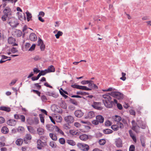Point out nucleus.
<instances>
[{"instance_id":"7c9ffc66","label":"nucleus","mask_w":151,"mask_h":151,"mask_svg":"<svg viewBox=\"0 0 151 151\" xmlns=\"http://www.w3.org/2000/svg\"><path fill=\"white\" fill-rule=\"evenodd\" d=\"M49 70V68L47 69H45L44 70H40V73H41L42 76H43L45 75L46 73H49V72L47 71V70Z\"/></svg>"},{"instance_id":"dca6fc26","label":"nucleus","mask_w":151,"mask_h":151,"mask_svg":"<svg viewBox=\"0 0 151 151\" xmlns=\"http://www.w3.org/2000/svg\"><path fill=\"white\" fill-rule=\"evenodd\" d=\"M29 39L32 41H35L37 40V37L36 34L33 33L30 34L29 37Z\"/></svg>"},{"instance_id":"5701e85b","label":"nucleus","mask_w":151,"mask_h":151,"mask_svg":"<svg viewBox=\"0 0 151 151\" xmlns=\"http://www.w3.org/2000/svg\"><path fill=\"white\" fill-rule=\"evenodd\" d=\"M26 14L27 15V19L28 22H29V20H31L32 15L31 14L27 11Z\"/></svg>"},{"instance_id":"c9c22d12","label":"nucleus","mask_w":151,"mask_h":151,"mask_svg":"<svg viewBox=\"0 0 151 151\" xmlns=\"http://www.w3.org/2000/svg\"><path fill=\"white\" fill-rule=\"evenodd\" d=\"M30 45L29 43H26V44L24 46V48H23V50L24 51L27 50L28 49V48L30 46Z\"/></svg>"},{"instance_id":"c03bdc74","label":"nucleus","mask_w":151,"mask_h":151,"mask_svg":"<svg viewBox=\"0 0 151 151\" xmlns=\"http://www.w3.org/2000/svg\"><path fill=\"white\" fill-rule=\"evenodd\" d=\"M61 106L63 108L66 109L67 108V106L65 102H62L61 104Z\"/></svg>"},{"instance_id":"e433bc0d","label":"nucleus","mask_w":151,"mask_h":151,"mask_svg":"<svg viewBox=\"0 0 151 151\" xmlns=\"http://www.w3.org/2000/svg\"><path fill=\"white\" fill-rule=\"evenodd\" d=\"M111 128L114 131H117L119 130V127L118 125H113L111 126Z\"/></svg>"},{"instance_id":"680f3d73","label":"nucleus","mask_w":151,"mask_h":151,"mask_svg":"<svg viewBox=\"0 0 151 151\" xmlns=\"http://www.w3.org/2000/svg\"><path fill=\"white\" fill-rule=\"evenodd\" d=\"M118 126L121 129H122L124 127V125L121 122H118L117 123Z\"/></svg>"},{"instance_id":"09e8293b","label":"nucleus","mask_w":151,"mask_h":151,"mask_svg":"<svg viewBox=\"0 0 151 151\" xmlns=\"http://www.w3.org/2000/svg\"><path fill=\"white\" fill-rule=\"evenodd\" d=\"M31 91H32L35 93L36 94H37L39 96H40L41 93L37 90L32 89V90Z\"/></svg>"},{"instance_id":"6e6d98bb","label":"nucleus","mask_w":151,"mask_h":151,"mask_svg":"<svg viewBox=\"0 0 151 151\" xmlns=\"http://www.w3.org/2000/svg\"><path fill=\"white\" fill-rule=\"evenodd\" d=\"M43 42L42 40L40 38L39 39L37 45L38 46H40L41 45L43 44Z\"/></svg>"},{"instance_id":"4be33fe9","label":"nucleus","mask_w":151,"mask_h":151,"mask_svg":"<svg viewBox=\"0 0 151 151\" xmlns=\"http://www.w3.org/2000/svg\"><path fill=\"white\" fill-rule=\"evenodd\" d=\"M46 95L50 96H52L54 98H57L58 96V95L57 94L55 93L54 92L52 93L49 92H47L46 93Z\"/></svg>"},{"instance_id":"13d9d810","label":"nucleus","mask_w":151,"mask_h":151,"mask_svg":"<svg viewBox=\"0 0 151 151\" xmlns=\"http://www.w3.org/2000/svg\"><path fill=\"white\" fill-rule=\"evenodd\" d=\"M2 1L4 3L11 2L12 3L14 2V0H2Z\"/></svg>"},{"instance_id":"c756f323","label":"nucleus","mask_w":151,"mask_h":151,"mask_svg":"<svg viewBox=\"0 0 151 151\" xmlns=\"http://www.w3.org/2000/svg\"><path fill=\"white\" fill-rule=\"evenodd\" d=\"M66 142L67 143L72 146H74L76 144V142L72 140H68Z\"/></svg>"},{"instance_id":"9d476101","label":"nucleus","mask_w":151,"mask_h":151,"mask_svg":"<svg viewBox=\"0 0 151 151\" xmlns=\"http://www.w3.org/2000/svg\"><path fill=\"white\" fill-rule=\"evenodd\" d=\"M15 39L14 38L11 37H9L8 39V43L10 44H13V46H17L18 44L15 43Z\"/></svg>"},{"instance_id":"b1692460","label":"nucleus","mask_w":151,"mask_h":151,"mask_svg":"<svg viewBox=\"0 0 151 151\" xmlns=\"http://www.w3.org/2000/svg\"><path fill=\"white\" fill-rule=\"evenodd\" d=\"M27 129L31 133L35 134L36 132V131L31 126H28L27 127Z\"/></svg>"},{"instance_id":"5fc2aeb1","label":"nucleus","mask_w":151,"mask_h":151,"mask_svg":"<svg viewBox=\"0 0 151 151\" xmlns=\"http://www.w3.org/2000/svg\"><path fill=\"white\" fill-rule=\"evenodd\" d=\"M134 146L133 145H131L129 148V151H134Z\"/></svg>"},{"instance_id":"a211bd4d","label":"nucleus","mask_w":151,"mask_h":151,"mask_svg":"<svg viewBox=\"0 0 151 151\" xmlns=\"http://www.w3.org/2000/svg\"><path fill=\"white\" fill-rule=\"evenodd\" d=\"M96 119L97 120L99 123H102L104 122V118L101 115H98L96 116Z\"/></svg>"},{"instance_id":"774afa93","label":"nucleus","mask_w":151,"mask_h":151,"mask_svg":"<svg viewBox=\"0 0 151 151\" xmlns=\"http://www.w3.org/2000/svg\"><path fill=\"white\" fill-rule=\"evenodd\" d=\"M57 131L59 132L60 134H64V133L62 131V130H60L59 128H58V127H57Z\"/></svg>"},{"instance_id":"69168bd1","label":"nucleus","mask_w":151,"mask_h":151,"mask_svg":"<svg viewBox=\"0 0 151 151\" xmlns=\"http://www.w3.org/2000/svg\"><path fill=\"white\" fill-rule=\"evenodd\" d=\"M35 47V44H33L31 47L29 49V51H32L34 50Z\"/></svg>"},{"instance_id":"473e14b6","label":"nucleus","mask_w":151,"mask_h":151,"mask_svg":"<svg viewBox=\"0 0 151 151\" xmlns=\"http://www.w3.org/2000/svg\"><path fill=\"white\" fill-rule=\"evenodd\" d=\"M49 68V70H47V71L49 72V73L54 72L55 71V68H54V66L51 65L50 66H49L47 69Z\"/></svg>"},{"instance_id":"1a4fd4ad","label":"nucleus","mask_w":151,"mask_h":151,"mask_svg":"<svg viewBox=\"0 0 151 151\" xmlns=\"http://www.w3.org/2000/svg\"><path fill=\"white\" fill-rule=\"evenodd\" d=\"M74 114L76 117L81 118L83 116L84 113L81 110H78L75 111Z\"/></svg>"},{"instance_id":"052dcab7","label":"nucleus","mask_w":151,"mask_h":151,"mask_svg":"<svg viewBox=\"0 0 151 151\" xmlns=\"http://www.w3.org/2000/svg\"><path fill=\"white\" fill-rule=\"evenodd\" d=\"M41 99L43 101H45L47 100L46 97L45 95L42 96Z\"/></svg>"},{"instance_id":"412c9836","label":"nucleus","mask_w":151,"mask_h":151,"mask_svg":"<svg viewBox=\"0 0 151 151\" xmlns=\"http://www.w3.org/2000/svg\"><path fill=\"white\" fill-rule=\"evenodd\" d=\"M80 139L83 141H86L88 139V136L86 134H83L79 136Z\"/></svg>"},{"instance_id":"20e7f679","label":"nucleus","mask_w":151,"mask_h":151,"mask_svg":"<svg viewBox=\"0 0 151 151\" xmlns=\"http://www.w3.org/2000/svg\"><path fill=\"white\" fill-rule=\"evenodd\" d=\"M8 23L13 27H16L18 24L17 20L14 17L9 19Z\"/></svg>"},{"instance_id":"4d7b16f0","label":"nucleus","mask_w":151,"mask_h":151,"mask_svg":"<svg viewBox=\"0 0 151 151\" xmlns=\"http://www.w3.org/2000/svg\"><path fill=\"white\" fill-rule=\"evenodd\" d=\"M111 124V122L109 120L106 121L105 122V125L106 126H110Z\"/></svg>"},{"instance_id":"603ef678","label":"nucleus","mask_w":151,"mask_h":151,"mask_svg":"<svg viewBox=\"0 0 151 151\" xmlns=\"http://www.w3.org/2000/svg\"><path fill=\"white\" fill-rule=\"evenodd\" d=\"M80 86L79 85L75 84L74 85H71V87L74 88H76L78 89H79Z\"/></svg>"},{"instance_id":"ea45409f","label":"nucleus","mask_w":151,"mask_h":151,"mask_svg":"<svg viewBox=\"0 0 151 151\" xmlns=\"http://www.w3.org/2000/svg\"><path fill=\"white\" fill-rule=\"evenodd\" d=\"M50 145L53 148H55L56 145L55 143L53 141L50 142Z\"/></svg>"},{"instance_id":"58836bf2","label":"nucleus","mask_w":151,"mask_h":151,"mask_svg":"<svg viewBox=\"0 0 151 151\" xmlns=\"http://www.w3.org/2000/svg\"><path fill=\"white\" fill-rule=\"evenodd\" d=\"M63 34V33L62 32L58 31L57 33L55 35V36L56 37V38L57 39L59 38L60 36L62 35Z\"/></svg>"},{"instance_id":"0eeeda50","label":"nucleus","mask_w":151,"mask_h":151,"mask_svg":"<svg viewBox=\"0 0 151 151\" xmlns=\"http://www.w3.org/2000/svg\"><path fill=\"white\" fill-rule=\"evenodd\" d=\"M37 148L39 150H41L42 147L45 146L46 144V142H42L40 139H38L37 141Z\"/></svg>"},{"instance_id":"f03ea898","label":"nucleus","mask_w":151,"mask_h":151,"mask_svg":"<svg viewBox=\"0 0 151 151\" xmlns=\"http://www.w3.org/2000/svg\"><path fill=\"white\" fill-rule=\"evenodd\" d=\"M4 15L1 17L2 20L3 21L6 20L7 18H9V16L11 15V9L9 7H6L3 12Z\"/></svg>"},{"instance_id":"f257e3e1","label":"nucleus","mask_w":151,"mask_h":151,"mask_svg":"<svg viewBox=\"0 0 151 151\" xmlns=\"http://www.w3.org/2000/svg\"><path fill=\"white\" fill-rule=\"evenodd\" d=\"M103 98L104 99L102 100L105 106L108 108H111L113 106V104H117L118 108L120 110L122 109V106L121 104L118 103L117 101L115 99H114V101H111V97L108 95L104 94L102 95Z\"/></svg>"},{"instance_id":"0e129e2a","label":"nucleus","mask_w":151,"mask_h":151,"mask_svg":"<svg viewBox=\"0 0 151 151\" xmlns=\"http://www.w3.org/2000/svg\"><path fill=\"white\" fill-rule=\"evenodd\" d=\"M5 121L4 118L1 116H0V124L3 123Z\"/></svg>"},{"instance_id":"bb28decb","label":"nucleus","mask_w":151,"mask_h":151,"mask_svg":"<svg viewBox=\"0 0 151 151\" xmlns=\"http://www.w3.org/2000/svg\"><path fill=\"white\" fill-rule=\"evenodd\" d=\"M23 142V139L21 138H20L17 139L16 141V143L17 145L18 146H20L22 145Z\"/></svg>"},{"instance_id":"49530a36","label":"nucleus","mask_w":151,"mask_h":151,"mask_svg":"<svg viewBox=\"0 0 151 151\" xmlns=\"http://www.w3.org/2000/svg\"><path fill=\"white\" fill-rule=\"evenodd\" d=\"M11 52L13 53H14L16 52H18V50L16 49V48L12 47L11 50Z\"/></svg>"},{"instance_id":"7ed1b4c3","label":"nucleus","mask_w":151,"mask_h":151,"mask_svg":"<svg viewBox=\"0 0 151 151\" xmlns=\"http://www.w3.org/2000/svg\"><path fill=\"white\" fill-rule=\"evenodd\" d=\"M106 95H108L109 96L111 95L114 98H116L119 100H121L123 98V94L118 92L113 91Z\"/></svg>"},{"instance_id":"423d86ee","label":"nucleus","mask_w":151,"mask_h":151,"mask_svg":"<svg viewBox=\"0 0 151 151\" xmlns=\"http://www.w3.org/2000/svg\"><path fill=\"white\" fill-rule=\"evenodd\" d=\"M64 120L65 122L68 124H71L74 121V117L70 115L65 116L64 117Z\"/></svg>"},{"instance_id":"864d4df0","label":"nucleus","mask_w":151,"mask_h":151,"mask_svg":"<svg viewBox=\"0 0 151 151\" xmlns=\"http://www.w3.org/2000/svg\"><path fill=\"white\" fill-rule=\"evenodd\" d=\"M60 94L65 99H67L68 97V96L64 93L63 91L60 90Z\"/></svg>"},{"instance_id":"f3484780","label":"nucleus","mask_w":151,"mask_h":151,"mask_svg":"<svg viewBox=\"0 0 151 151\" xmlns=\"http://www.w3.org/2000/svg\"><path fill=\"white\" fill-rule=\"evenodd\" d=\"M132 129L134 130H136L138 129V122L136 123L135 121L133 120L132 122Z\"/></svg>"},{"instance_id":"a878e982","label":"nucleus","mask_w":151,"mask_h":151,"mask_svg":"<svg viewBox=\"0 0 151 151\" xmlns=\"http://www.w3.org/2000/svg\"><path fill=\"white\" fill-rule=\"evenodd\" d=\"M113 119L114 121L118 122H119L122 120L121 117L118 115H115L114 116Z\"/></svg>"},{"instance_id":"393cba45","label":"nucleus","mask_w":151,"mask_h":151,"mask_svg":"<svg viewBox=\"0 0 151 151\" xmlns=\"http://www.w3.org/2000/svg\"><path fill=\"white\" fill-rule=\"evenodd\" d=\"M1 131L3 133L6 134L8 133L9 130L7 127L4 126L2 128Z\"/></svg>"},{"instance_id":"6e6552de","label":"nucleus","mask_w":151,"mask_h":151,"mask_svg":"<svg viewBox=\"0 0 151 151\" xmlns=\"http://www.w3.org/2000/svg\"><path fill=\"white\" fill-rule=\"evenodd\" d=\"M137 122H138V128H141L142 129H145L146 127V125L145 123L144 122L141 120H137Z\"/></svg>"},{"instance_id":"2eb2a0df","label":"nucleus","mask_w":151,"mask_h":151,"mask_svg":"<svg viewBox=\"0 0 151 151\" xmlns=\"http://www.w3.org/2000/svg\"><path fill=\"white\" fill-rule=\"evenodd\" d=\"M115 143L116 146L118 147H122V140L120 138L117 139L115 140Z\"/></svg>"},{"instance_id":"de8ad7c7","label":"nucleus","mask_w":151,"mask_h":151,"mask_svg":"<svg viewBox=\"0 0 151 151\" xmlns=\"http://www.w3.org/2000/svg\"><path fill=\"white\" fill-rule=\"evenodd\" d=\"M88 84V87L92 88L94 84L93 81H89V82Z\"/></svg>"},{"instance_id":"e2e57ef3","label":"nucleus","mask_w":151,"mask_h":151,"mask_svg":"<svg viewBox=\"0 0 151 151\" xmlns=\"http://www.w3.org/2000/svg\"><path fill=\"white\" fill-rule=\"evenodd\" d=\"M89 82V81H83L81 82V83L83 85H86L88 84Z\"/></svg>"},{"instance_id":"79ce46f5","label":"nucleus","mask_w":151,"mask_h":151,"mask_svg":"<svg viewBox=\"0 0 151 151\" xmlns=\"http://www.w3.org/2000/svg\"><path fill=\"white\" fill-rule=\"evenodd\" d=\"M106 143V140L104 139H101L99 140V143L101 145H103Z\"/></svg>"},{"instance_id":"4468645a","label":"nucleus","mask_w":151,"mask_h":151,"mask_svg":"<svg viewBox=\"0 0 151 151\" xmlns=\"http://www.w3.org/2000/svg\"><path fill=\"white\" fill-rule=\"evenodd\" d=\"M32 138L31 135L30 134H27L24 139V142L26 144H27L31 139Z\"/></svg>"},{"instance_id":"37998d69","label":"nucleus","mask_w":151,"mask_h":151,"mask_svg":"<svg viewBox=\"0 0 151 151\" xmlns=\"http://www.w3.org/2000/svg\"><path fill=\"white\" fill-rule=\"evenodd\" d=\"M70 133L73 135H76L78 133L76 131H75L74 130H70L69 131Z\"/></svg>"},{"instance_id":"8fccbe9b","label":"nucleus","mask_w":151,"mask_h":151,"mask_svg":"<svg viewBox=\"0 0 151 151\" xmlns=\"http://www.w3.org/2000/svg\"><path fill=\"white\" fill-rule=\"evenodd\" d=\"M19 119L21 120L22 122H24L25 121V117L23 115H20Z\"/></svg>"},{"instance_id":"4c0bfd02","label":"nucleus","mask_w":151,"mask_h":151,"mask_svg":"<svg viewBox=\"0 0 151 151\" xmlns=\"http://www.w3.org/2000/svg\"><path fill=\"white\" fill-rule=\"evenodd\" d=\"M70 124L67 123L64 124L63 125L64 128L66 129H70Z\"/></svg>"},{"instance_id":"39448f33","label":"nucleus","mask_w":151,"mask_h":151,"mask_svg":"<svg viewBox=\"0 0 151 151\" xmlns=\"http://www.w3.org/2000/svg\"><path fill=\"white\" fill-rule=\"evenodd\" d=\"M77 146L80 149L83 151H88L89 149V146L84 143H78Z\"/></svg>"},{"instance_id":"c85d7f7f","label":"nucleus","mask_w":151,"mask_h":151,"mask_svg":"<svg viewBox=\"0 0 151 151\" xmlns=\"http://www.w3.org/2000/svg\"><path fill=\"white\" fill-rule=\"evenodd\" d=\"M104 133L106 134H108L112 133L113 131L109 129H106L103 130Z\"/></svg>"},{"instance_id":"bf43d9fd","label":"nucleus","mask_w":151,"mask_h":151,"mask_svg":"<svg viewBox=\"0 0 151 151\" xmlns=\"http://www.w3.org/2000/svg\"><path fill=\"white\" fill-rule=\"evenodd\" d=\"M33 72L35 73H40V70H39L37 68H35L33 69Z\"/></svg>"},{"instance_id":"72a5a7b5","label":"nucleus","mask_w":151,"mask_h":151,"mask_svg":"<svg viewBox=\"0 0 151 151\" xmlns=\"http://www.w3.org/2000/svg\"><path fill=\"white\" fill-rule=\"evenodd\" d=\"M37 131L38 134L40 135H42L43 134L44 130L41 128H38Z\"/></svg>"},{"instance_id":"cd10ccee","label":"nucleus","mask_w":151,"mask_h":151,"mask_svg":"<svg viewBox=\"0 0 151 151\" xmlns=\"http://www.w3.org/2000/svg\"><path fill=\"white\" fill-rule=\"evenodd\" d=\"M79 89L84 90L85 91H91V88H88L86 86H80Z\"/></svg>"},{"instance_id":"2f4dec72","label":"nucleus","mask_w":151,"mask_h":151,"mask_svg":"<svg viewBox=\"0 0 151 151\" xmlns=\"http://www.w3.org/2000/svg\"><path fill=\"white\" fill-rule=\"evenodd\" d=\"M50 136L52 140L54 141H56L57 140V138L56 135L52 133H50Z\"/></svg>"},{"instance_id":"3c124183","label":"nucleus","mask_w":151,"mask_h":151,"mask_svg":"<svg viewBox=\"0 0 151 151\" xmlns=\"http://www.w3.org/2000/svg\"><path fill=\"white\" fill-rule=\"evenodd\" d=\"M59 141L60 143L62 145H63L65 144V140L63 138H60L59 139Z\"/></svg>"},{"instance_id":"338daca9","label":"nucleus","mask_w":151,"mask_h":151,"mask_svg":"<svg viewBox=\"0 0 151 151\" xmlns=\"http://www.w3.org/2000/svg\"><path fill=\"white\" fill-rule=\"evenodd\" d=\"M99 122L97 121V119H96V120H93L92 121V123L93 124L95 125H97L99 124Z\"/></svg>"},{"instance_id":"a18cd8bd","label":"nucleus","mask_w":151,"mask_h":151,"mask_svg":"<svg viewBox=\"0 0 151 151\" xmlns=\"http://www.w3.org/2000/svg\"><path fill=\"white\" fill-rule=\"evenodd\" d=\"M39 116L41 122L42 123H44V119L43 115L42 114H40Z\"/></svg>"},{"instance_id":"6ab92c4d","label":"nucleus","mask_w":151,"mask_h":151,"mask_svg":"<svg viewBox=\"0 0 151 151\" xmlns=\"http://www.w3.org/2000/svg\"><path fill=\"white\" fill-rule=\"evenodd\" d=\"M16 121L13 119H10L7 122V124L10 126H14L16 125Z\"/></svg>"},{"instance_id":"ddd939ff","label":"nucleus","mask_w":151,"mask_h":151,"mask_svg":"<svg viewBox=\"0 0 151 151\" xmlns=\"http://www.w3.org/2000/svg\"><path fill=\"white\" fill-rule=\"evenodd\" d=\"M95 116L94 112L92 111L88 112L85 117L86 119H91Z\"/></svg>"},{"instance_id":"aec40b11","label":"nucleus","mask_w":151,"mask_h":151,"mask_svg":"<svg viewBox=\"0 0 151 151\" xmlns=\"http://www.w3.org/2000/svg\"><path fill=\"white\" fill-rule=\"evenodd\" d=\"M0 110L4 111L7 112H9L11 111V109L10 107L2 106L0 107Z\"/></svg>"},{"instance_id":"a19ab883","label":"nucleus","mask_w":151,"mask_h":151,"mask_svg":"<svg viewBox=\"0 0 151 151\" xmlns=\"http://www.w3.org/2000/svg\"><path fill=\"white\" fill-rule=\"evenodd\" d=\"M76 94L78 95H88L89 94L87 92H81V91H78L76 93Z\"/></svg>"},{"instance_id":"9b49d317","label":"nucleus","mask_w":151,"mask_h":151,"mask_svg":"<svg viewBox=\"0 0 151 151\" xmlns=\"http://www.w3.org/2000/svg\"><path fill=\"white\" fill-rule=\"evenodd\" d=\"M100 103L99 102H94L93 104L92 105V106L94 108L98 109L101 110L102 109L101 106H100Z\"/></svg>"},{"instance_id":"f8f14e48","label":"nucleus","mask_w":151,"mask_h":151,"mask_svg":"<svg viewBox=\"0 0 151 151\" xmlns=\"http://www.w3.org/2000/svg\"><path fill=\"white\" fill-rule=\"evenodd\" d=\"M22 35V32L19 29H15L13 33V35L14 36L19 37H20Z\"/></svg>"},{"instance_id":"f704fd0d","label":"nucleus","mask_w":151,"mask_h":151,"mask_svg":"<svg viewBox=\"0 0 151 151\" xmlns=\"http://www.w3.org/2000/svg\"><path fill=\"white\" fill-rule=\"evenodd\" d=\"M70 101L71 103L76 106H77L78 105L77 102L74 99L70 98Z\"/></svg>"}]
</instances>
